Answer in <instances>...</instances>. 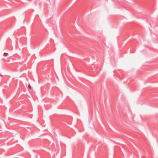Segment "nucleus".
Returning <instances> with one entry per match:
<instances>
[{"label": "nucleus", "mask_w": 158, "mask_h": 158, "mask_svg": "<svg viewBox=\"0 0 158 158\" xmlns=\"http://www.w3.org/2000/svg\"><path fill=\"white\" fill-rule=\"evenodd\" d=\"M8 55V54L7 53H4L3 55L4 56H6Z\"/></svg>", "instance_id": "f257e3e1"}, {"label": "nucleus", "mask_w": 158, "mask_h": 158, "mask_svg": "<svg viewBox=\"0 0 158 158\" xmlns=\"http://www.w3.org/2000/svg\"><path fill=\"white\" fill-rule=\"evenodd\" d=\"M28 87H29V88L30 89H31V86L30 85H28Z\"/></svg>", "instance_id": "f03ea898"}]
</instances>
